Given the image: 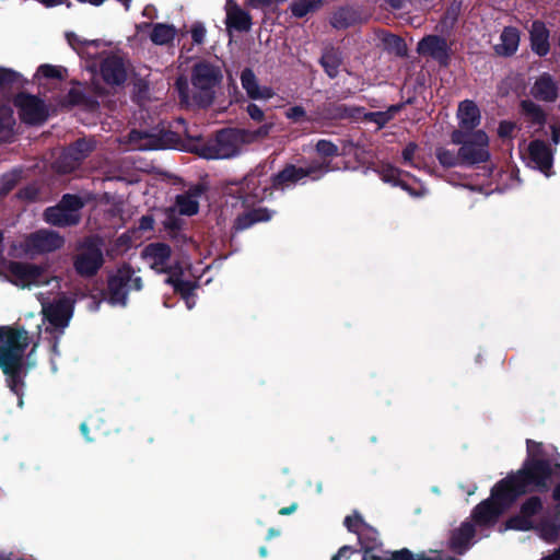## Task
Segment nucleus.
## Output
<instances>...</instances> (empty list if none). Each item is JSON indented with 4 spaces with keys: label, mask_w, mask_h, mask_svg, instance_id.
Returning <instances> with one entry per match:
<instances>
[{
    "label": "nucleus",
    "mask_w": 560,
    "mask_h": 560,
    "mask_svg": "<svg viewBox=\"0 0 560 560\" xmlns=\"http://www.w3.org/2000/svg\"><path fill=\"white\" fill-rule=\"evenodd\" d=\"M221 73L219 69L207 62L197 63L191 74V88H189L185 78L176 81L182 102L187 105L196 104L200 106L209 105L213 98V89L220 82Z\"/></svg>",
    "instance_id": "obj_4"
},
{
    "label": "nucleus",
    "mask_w": 560,
    "mask_h": 560,
    "mask_svg": "<svg viewBox=\"0 0 560 560\" xmlns=\"http://www.w3.org/2000/svg\"><path fill=\"white\" fill-rule=\"evenodd\" d=\"M354 22L353 13L348 9L337 11L331 18V25L335 28H346Z\"/></svg>",
    "instance_id": "obj_39"
},
{
    "label": "nucleus",
    "mask_w": 560,
    "mask_h": 560,
    "mask_svg": "<svg viewBox=\"0 0 560 560\" xmlns=\"http://www.w3.org/2000/svg\"><path fill=\"white\" fill-rule=\"evenodd\" d=\"M190 33L194 43L200 45L206 38L207 31L202 23H195L191 26Z\"/></svg>",
    "instance_id": "obj_48"
},
{
    "label": "nucleus",
    "mask_w": 560,
    "mask_h": 560,
    "mask_svg": "<svg viewBox=\"0 0 560 560\" xmlns=\"http://www.w3.org/2000/svg\"><path fill=\"white\" fill-rule=\"evenodd\" d=\"M435 155L440 164L444 167L463 165L459 149L456 151L454 149L440 147L436 149Z\"/></svg>",
    "instance_id": "obj_33"
},
{
    "label": "nucleus",
    "mask_w": 560,
    "mask_h": 560,
    "mask_svg": "<svg viewBox=\"0 0 560 560\" xmlns=\"http://www.w3.org/2000/svg\"><path fill=\"white\" fill-rule=\"evenodd\" d=\"M242 88L252 100L268 101L275 96V91L270 86L260 85L255 73L250 69H245L241 74Z\"/></svg>",
    "instance_id": "obj_20"
},
{
    "label": "nucleus",
    "mask_w": 560,
    "mask_h": 560,
    "mask_svg": "<svg viewBox=\"0 0 560 560\" xmlns=\"http://www.w3.org/2000/svg\"><path fill=\"white\" fill-rule=\"evenodd\" d=\"M246 113L248 114L250 119H253L254 121H257V122L262 121L265 118L264 110L257 104H254V103H249L247 105Z\"/></svg>",
    "instance_id": "obj_50"
},
{
    "label": "nucleus",
    "mask_w": 560,
    "mask_h": 560,
    "mask_svg": "<svg viewBox=\"0 0 560 560\" xmlns=\"http://www.w3.org/2000/svg\"><path fill=\"white\" fill-rule=\"evenodd\" d=\"M80 429L85 439L90 441V438L88 436V425L85 423H82Z\"/></svg>",
    "instance_id": "obj_64"
},
{
    "label": "nucleus",
    "mask_w": 560,
    "mask_h": 560,
    "mask_svg": "<svg viewBox=\"0 0 560 560\" xmlns=\"http://www.w3.org/2000/svg\"><path fill=\"white\" fill-rule=\"evenodd\" d=\"M542 560H560V548L556 550L552 555L544 558Z\"/></svg>",
    "instance_id": "obj_62"
},
{
    "label": "nucleus",
    "mask_w": 560,
    "mask_h": 560,
    "mask_svg": "<svg viewBox=\"0 0 560 560\" xmlns=\"http://www.w3.org/2000/svg\"><path fill=\"white\" fill-rule=\"evenodd\" d=\"M551 129V140L555 144L560 142V124H552L550 126Z\"/></svg>",
    "instance_id": "obj_56"
},
{
    "label": "nucleus",
    "mask_w": 560,
    "mask_h": 560,
    "mask_svg": "<svg viewBox=\"0 0 560 560\" xmlns=\"http://www.w3.org/2000/svg\"><path fill=\"white\" fill-rule=\"evenodd\" d=\"M402 176H405V174L393 166H385L381 171V177L384 182L401 186L411 196L420 197L427 192V188L419 182L412 179V183H409Z\"/></svg>",
    "instance_id": "obj_21"
},
{
    "label": "nucleus",
    "mask_w": 560,
    "mask_h": 560,
    "mask_svg": "<svg viewBox=\"0 0 560 560\" xmlns=\"http://www.w3.org/2000/svg\"><path fill=\"white\" fill-rule=\"evenodd\" d=\"M37 73L45 78H60L61 69L49 65H43L38 68Z\"/></svg>",
    "instance_id": "obj_51"
},
{
    "label": "nucleus",
    "mask_w": 560,
    "mask_h": 560,
    "mask_svg": "<svg viewBox=\"0 0 560 560\" xmlns=\"http://www.w3.org/2000/svg\"><path fill=\"white\" fill-rule=\"evenodd\" d=\"M541 508L539 498H529L522 505L520 514L506 522L505 529L528 530L533 528L535 524L533 517L540 512Z\"/></svg>",
    "instance_id": "obj_15"
},
{
    "label": "nucleus",
    "mask_w": 560,
    "mask_h": 560,
    "mask_svg": "<svg viewBox=\"0 0 560 560\" xmlns=\"http://www.w3.org/2000/svg\"><path fill=\"white\" fill-rule=\"evenodd\" d=\"M246 142L243 131L223 130L218 133L215 140L203 149L206 159H230L240 153Z\"/></svg>",
    "instance_id": "obj_8"
},
{
    "label": "nucleus",
    "mask_w": 560,
    "mask_h": 560,
    "mask_svg": "<svg viewBox=\"0 0 560 560\" xmlns=\"http://www.w3.org/2000/svg\"><path fill=\"white\" fill-rule=\"evenodd\" d=\"M10 281L21 288L32 285L54 284V289H59L57 278L51 277L45 268L25 262H12L9 267Z\"/></svg>",
    "instance_id": "obj_6"
},
{
    "label": "nucleus",
    "mask_w": 560,
    "mask_h": 560,
    "mask_svg": "<svg viewBox=\"0 0 560 560\" xmlns=\"http://www.w3.org/2000/svg\"><path fill=\"white\" fill-rule=\"evenodd\" d=\"M63 237L49 230L37 231L25 240V250L31 254L48 253L60 248L63 245Z\"/></svg>",
    "instance_id": "obj_13"
},
{
    "label": "nucleus",
    "mask_w": 560,
    "mask_h": 560,
    "mask_svg": "<svg viewBox=\"0 0 560 560\" xmlns=\"http://www.w3.org/2000/svg\"><path fill=\"white\" fill-rule=\"evenodd\" d=\"M37 299L42 304V314L54 327L63 328L68 325L72 314L71 303L68 299L59 298L49 304L43 292L37 294Z\"/></svg>",
    "instance_id": "obj_11"
},
{
    "label": "nucleus",
    "mask_w": 560,
    "mask_h": 560,
    "mask_svg": "<svg viewBox=\"0 0 560 560\" xmlns=\"http://www.w3.org/2000/svg\"><path fill=\"white\" fill-rule=\"evenodd\" d=\"M36 347L24 328L0 326V369L9 388L19 397V406L23 405L24 377L36 365Z\"/></svg>",
    "instance_id": "obj_2"
},
{
    "label": "nucleus",
    "mask_w": 560,
    "mask_h": 560,
    "mask_svg": "<svg viewBox=\"0 0 560 560\" xmlns=\"http://www.w3.org/2000/svg\"><path fill=\"white\" fill-rule=\"evenodd\" d=\"M527 453L523 468L499 481L492 488L491 497L476 506L472 514L476 525H493L520 495L533 489L547 488L552 467L541 458V445L527 440Z\"/></svg>",
    "instance_id": "obj_1"
},
{
    "label": "nucleus",
    "mask_w": 560,
    "mask_h": 560,
    "mask_svg": "<svg viewBox=\"0 0 560 560\" xmlns=\"http://www.w3.org/2000/svg\"><path fill=\"white\" fill-rule=\"evenodd\" d=\"M532 50L538 56H546L550 50L549 31L541 21H534L529 28Z\"/></svg>",
    "instance_id": "obj_24"
},
{
    "label": "nucleus",
    "mask_w": 560,
    "mask_h": 560,
    "mask_svg": "<svg viewBox=\"0 0 560 560\" xmlns=\"http://www.w3.org/2000/svg\"><path fill=\"white\" fill-rule=\"evenodd\" d=\"M38 1L42 2L46 7H56V5L65 3L66 0H38Z\"/></svg>",
    "instance_id": "obj_59"
},
{
    "label": "nucleus",
    "mask_w": 560,
    "mask_h": 560,
    "mask_svg": "<svg viewBox=\"0 0 560 560\" xmlns=\"http://www.w3.org/2000/svg\"><path fill=\"white\" fill-rule=\"evenodd\" d=\"M399 110V106H392L386 112H376L371 113L369 118L371 121L375 122L378 127H383L387 124L394 115Z\"/></svg>",
    "instance_id": "obj_42"
},
{
    "label": "nucleus",
    "mask_w": 560,
    "mask_h": 560,
    "mask_svg": "<svg viewBox=\"0 0 560 560\" xmlns=\"http://www.w3.org/2000/svg\"><path fill=\"white\" fill-rule=\"evenodd\" d=\"M166 283L172 284L176 292H178L182 298L185 300L187 308L191 310L196 304V299L194 295V290L196 288L195 283L190 281H184L176 275L170 276L166 280Z\"/></svg>",
    "instance_id": "obj_28"
},
{
    "label": "nucleus",
    "mask_w": 560,
    "mask_h": 560,
    "mask_svg": "<svg viewBox=\"0 0 560 560\" xmlns=\"http://www.w3.org/2000/svg\"><path fill=\"white\" fill-rule=\"evenodd\" d=\"M345 525L348 528V530L353 532L358 535L359 541L363 540L365 533L362 532V529L364 528V526L368 525L362 521L360 515L354 514L352 516H347L345 518Z\"/></svg>",
    "instance_id": "obj_41"
},
{
    "label": "nucleus",
    "mask_w": 560,
    "mask_h": 560,
    "mask_svg": "<svg viewBox=\"0 0 560 560\" xmlns=\"http://www.w3.org/2000/svg\"><path fill=\"white\" fill-rule=\"evenodd\" d=\"M523 113L533 121L542 124L545 121V114L541 108L532 101L522 102Z\"/></svg>",
    "instance_id": "obj_37"
},
{
    "label": "nucleus",
    "mask_w": 560,
    "mask_h": 560,
    "mask_svg": "<svg viewBox=\"0 0 560 560\" xmlns=\"http://www.w3.org/2000/svg\"><path fill=\"white\" fill-rule=\"evenodd\" d=\"M68 40L72 47H75V43L78 42V38L74 34L68 35Z\"/></svg>",
    "instance_id": "obj_63"
},
{
    "label": "nucleus",
    "mask_w": 560,
    "mask_h": 560,
    "mask_svg": "<svg viewBox=\"0 0 560 560\" xmlns=\"http://www.w3.org/2000/svg\"><path fill=\"white\" fill-rule=\"evenodd\" d=\"M295 510H296V504H292V505H290L288 508H282L279 511V514H281V515H289V514L293 513Z\"/></svg>",
    "instance_id": "obj_60"
},
{
    "label": "nucleus",
    "mask_w": 560,
    "mask_h": 560,
    "mask_svg": "<svg viewBox=\"0 0 560 560\" xmlns=\"http://www.w3.org/2000/svg\"><path fill=\"white\" fill-rule=\"evenodd\" d=\"M83 201L78 196L66 195L61 201L45 211V220L57 226L74 225L80 221V209Z\"/></svg>",
    "instance_id": "obj_9"
},
{
    "label": "nucleus",
    "mask_w": 560,
    "mask_h": 560,
    "mask_svg": "<svg viewBox=\"0 0 560 560\" xmlns=\"http://www.w3.org/2000/svg\"><path fill=\"white\" fill-rule=\"evenodd\" d=\"M2 180L5 183V187L0 189L2 192H7L15 185V176L14 175H5Z\"/></svg>",
    "instance_id": "obj_57"
},
{
    "label": "nucleus",
    "mask_w": 560,
    "mask_h": 560,
    "mask_svg": "<svg viewBox=\"0 0 560 560\" xmlns=\"http://www.w3.org/2000/svg\"><path fill=\"white\" fill-rule=\"evenodd\" d=\"M104 262L101 247L93 241L84 242L73 258L75 271L82 277H92Z\"/></svg>",
    "instance_id": "obj_10"
},
{
    "label": "nucleus",
    "mask_w": 560,
    "mask_h": 560,
    "mask_svg": "<svg viewBox=\"0 0 560 560\" xmlns=\"http://www.w3.org/2000/svg\"><path fill=\"white\" fill-rule=\"evenodd\" d=\"M357 551L350 546L341 547L338 552L331 558V560H347L350 559Z\"/></svg>",
    "instance_id": "obj_52"
},
{
    "label": "nucleus",
    "mask_w": 560,
    "mask_h": 560,
    "mask_svg": "<svg viewBox=\"0 0 560 560\" xmlns=\"http://www.w3.org/2000/svg\"><path fill=\"white\" fill-rule=\"evenodd\" d=\"M527 158L529 165L538 168L547 177L551 175L552 153L545 142L540 140L530 142L527 148Z\"/></svg>",
    "instance_id": "obj_17"
},
{
    "label": "nucleus",
    "mask_w": 560,
    "mask_h": 560,
    "mask_svg": "<svg viewBox=\"0 0 560 560\" xmlns=\"http://www.w3.org/2000/svg\"><path fill=\"white\" fill-rule=\"evenodd\" d=\"M362 560H378L375 556L365 555ZM389 560H443L436 552H431V556L424 553L417 555L416 557L408 549H401L393 553Z\"/></svg>",
    "instance_id": "obj_34"
},
{
    "label": "nucleus",
    "mask_w": 560,
    "mask_h": 560,
    "mask_svg": "<svg viewBox=\"0 0 560 560\" xmlns=\"http://www.w3.org/2000/svg\"><path fill=\"white\" fill-rule=\"evenodd\" d=\"M275 127V122L272 120L266 121L264 125H261L259 128L253 131H243V135L246 139V142H254L256 140H260L264 138H267L271 130Z\"/></svg>",
    "instance_id": "obj_38"
},
{
    "label": "nucleus",
    "mask_w": 560,
    "mask_h": 560,
    "mask_svg": "<svg viewBox=\"0 0 560 560\" xmlns=\"http://www.w3.org/2000/svg\"><path fill=\"white\" fill-rule=\"evenodd\" d=\"M225 25L228 30L247 32L252 26L250 14L242 9L235 0H226L225 5Z\"/></svg>",
    "instance_id": "obj_19"
},
{
    "label": "nucleus",
    "mask_w": 560,
    "mask_h": 560,
    "mask_svg": "<svg viewBox=\"0 0 560 560\" xmlns=\"http://www.w3.org/2000/svg\"><path fill=\"white\" fill-rule=\"evenodd\" d=\"M322 0H295L291 4V11L294 16L302 18L307 13L318 9Z\"/></svg>",
    "instance_id": "obj_35"
},
{
    "label": "nucleus",
    "mask_w": 560,
    "mask_h": 560,
    "mask_svg": "<svg viewBox=\"0 0 560 560\" xmlns=\"http://www.w3.org/2000/svg\"><path fill=\"white\" fill-rule=\"evenodd\" d=\"M362 532L365 533L363 540L360 541L362 548L365 549L366 551L373 549L376 546L377 532L374 528L370 527L369 525L364 526Z\"/></svg>",
    "instance_id": "obj_46"
},
{
    "label": "nucleus",
    "mask_w": 560,
    "mask_h": 560,
    "mask_svg": "<svg viewBox=\"0 0 560 560\" xmlns=\"http://www.w3.org/2000/svg\"><path fill=\"white\" fill-rule=\"evenodd\" d=\"M203 189L200 186H195L189 190L178 195L176 197L175 208L184 215H194L199 209V198L201 197Z\"/></svg>",
    "instance_id": "obj_25"
},
{
    "label": "nucleus",
    "mask_w": 560,
    "mask_h": 560,
    "mask_svg": "<svg viewBox=\"0 0 560 560\" xmlns=\"http://www.w3.org/2000/svg\"><path fill=\"white\" fill-rule=\"evenodd\" d=\"M475 528L470 523H464L452 537V546L456 549L467 548L474 538Z\"/></svg>",
    "instance_id": "obj_31"
},
{
    "label": "nucleus",
    "mask_w": 560,
    "mask_h": 560,
    "mask_svg": "<svg viewBox=\"0 0 560 560\" xmlns=\"http://www.w3.org/2000/svg\"><path fill=\"white\" fill-rule=\"evenodd\" d=\"M454 144L460 145L463 165L485 163L490 159L489 137L482 130L464 135L463 130H454L451 135Z\"/></svg>",
    "instance_id": "obj_5"
},
{
    "label": "nucleus",
    "mask_w": 560,
    "mask_h": 560,
    "mask_svg": "<svg viewBox=\"0 0 560 560\" xmlns=\"http://www.w3.org/2000/svg\"><path fill=\"white\" fill-rule=\"evenodd\" d=\"M15 106L23 121L32 125L42 124L47 119V108L44 103L32 95L20 94L15 97Z\"/></svg>",
    "instance_id": "obj_12"
},
{
    "label": "nucleus",
    "mask_w": 560,
    "mask_h": 560,
    "mask_svg": "<svg viewBox=\"0 0 560 560\" xmlns=\"http://www.w3.org/2000/svg\"><path fill=\"white\" fill-rule=\"evenodd\" d=\"M14 125L13 112L9 106L0 107V132L10 131Z\"/></svg>",
    "instance_id": "obj_43"
},
{
    "label": "nucleus",
    "mask_w": 560,
    "mask_h": 560,
    "mask_svg": "<svg viewBox=\"0 0 560 560\" xmlns=\"http://www.w3.org/2000/svg\"><path fill=\"white\" fill-rule=\"evenodd\" d=\"M79 2H82V3H89L91 5H94V7H100L102 5L106 0H78Z\"/></svg>",
    "instance_id": "obj_61"
},
{
    "label": "nucleus",
    "mask_w": 560,
    "mask_h": 560,
    "mask_svg": "<svg viewBox=\"0 0 560 560\" xmlns=\"http://www.w3.org/2000/svg\"><path fill=\"white\" fill-rule=\"evenodd\" d=\"M153 223H154V220H153L152 217L144 215V217L141 218L138 229L141 232H149V231H151L153 229Z\"/></svg>",
    "instance_id": "obj_54"
},
{
    "label": "nucleus",
    "mask_w": 560,
    "mask_h": 560,
    "mask_svg": "<svg viewBox=\"0 0 560 560\" xmlns=\"http://www.w3.org/2000/svg\"><path fill=\"white\" fill-rule=\"evenodd\" d=\"M316 151L322 156H335L338 154V147L329 140L322 139L316 143Z\"/></svg>",
    "instance_id": "obj_45"
},
{
    "label": "nucleus",
    "mask_w": 560,
    "mask_h": 560,
    "mask_svg": "<svg viewBox=\"0 0 560 560\" xmlns=\"http://www.w3.org/2000/svg\"><path fill=\"white\" fill-rule=\"evenodd\" d=\"M537 530L544 540L553 542L559 534V525L556 522H545L539 525Z\"/></svg>",
    "instance_id": "obj_40"
},
{
    "label": "nucleus",
    "mask_w": 560,
    "mask_h": 560,
    "mask_svg": "<svg viewBox=\"0 0 560 560\" xmlns=\"http://www.w3.org/2000/svg\"><path fill=\"white\" fill-rule=\"evenodd\" d=\"M101 74L109 85H120L126 81L127 70L119 55H109L101 63Z\"/></svg>",
    "instance_id": "obj_18"
},
{
    "label": "nucleus",
    "mask_w": 560,
    "mask_h": 560,
    "mask_svg": "<svg viewBox=\"0 0 560 560\" xmlns=\"http://www.w3.org/2000/svg\"><path fill=\"white\" fill-rule=\"evenodd\" d=\"M305 116L306 112L302 106H293L285 112V117L294 122L303 120Z\"/></svg>",
    "instance_id": "obj_49"
},
{
    "label": "nucleus",
    "mask_w": 560,
    "mask_h": 560,
    "mask_svg": "<svg viewBox=\"0 0 560 560\" xmlns=\"http://www.w3.org/2000/svg\"><path fill=\"white\" fill-rule=\"evenodd\" d=\"M141 288V278L136 276L130 267H122L108 280L107 301L114 306H125L127 303V293L130 290L138 291Z\"/></svg>",
    "instance_id": "obj_7"
},
{
    "label": "nucleus",
    "mask_w": 560,
    "mask_h": 560,
    "mask_svg": "<svg viewBox=\"0 0 560 560\" xmlns=\"http://www.w3.org/2000/svg\"><path fill=\"white\" fill-rule=\"evenodd\" d=\"M142 258L149 267L158 272H168L171 270V248L164 243L149 244L142 250Z\"/></svg>",
    "instance_id": "obj_16"
},
{
    "label": "nucleus",
    "mask_w": 560,
    "mask_h": 560,
    "mask_svg": "<svg viewBox=\"0 0 560 560\" xmlns=\"http://www.w3.org/2000/svg\"><path fill=\"white\" fill-rule=\"evenodd\" d=\"M417 149L418 147L413 142H410L406 145V148L402 150V161L405 164L419 167V164L415 162Z\"/></svg>",
    "instance_id": "obj_47"
},
{
    "label": "nucleus",
    "mask_w": 560,
    "mask_h": 560,
    "mask_svg": "<svg viewBox=\"0 0 560 560\" xmlns=\"http://www.w3.org/2000/svg\"><path fill=\"white\" fill-rule=\"evenodd\" d=\"M520 45V32L514 27H505L501 35L500 42L495 44L494 49L498 55L511 56Z\"/></svg>",
    "instance_id": "obj_27"
},
{
    "label": "nucleus",
    "mask_w": 560,
    "mask_h": 560,
    "mask_svg": "<svg viewBox=\"0 0 560 560\" xmlns=\"http://www.w3.org/2000/svg\"><path fill=\"white\" fill-rule=\"evenodd\" d=\"M532 94L540 101L553 102L558 96V88L550 75L542 74L532 88Z\"/></svg>",
    "instance_id": "obj_26"
},
{
    "label": "nucleus",
    "mask_w": 560,
    "mask_h": 560,
    "mask_svg": "<svg viewBox=\"0 0 560 560\" xmlns=\"http://www.w3.org/2000/svg\"><path fill=\"white\" fill-rule=\"evenodd\" d=\"M125 143L129 150L143 151L156 148L154 140L149 135L136 130L129 133Z\"/></svg>",
    "instance_id": "obj_30"
},
{
    "label": "nucleus",
    "mask_w": 560,
    "mask_h": 560,
    "mask_svg": "<svg viewBox=\"0 0 560 560\" xmlns=\"http://www.w3.org/2000/svg\"><path fill=\"white\" fill-rule=\"evenodd\" d=\"M515 128L511 121H502L499 126L498 133L500 137H510Z\"/></svg>",
    "instance_id": "obj_53"
},
{
    "label": "nucleus",
    "mask_w": 560,
    "mask_h": 560,
    "mask_svg": "<svg viewBox=\"0 0 560 560\" xmlns=\"http://www.w3.org/2000/svg\"><path fill=\"white\" fill-rule=\"evenodd\" d=\"M385 44L398 56H404L407 52L406 44L400 37L396 35H388L385 38Z\"/></svg>",
    "instance_id": "obj_44"
},
{
    "label": "nucleus",
    "mask_w": 560,
    "mask_h": 560,
    "mask_svg": "<svg viewBox=\"0 0 560 560\" xmlns=\"http://www.w3.org/2000/svg\"><path fill=\"white\" fill-rule=\"evenodd\" d=\"M556 469L559 470L560 474V464L556 465ZM552 495L555 501H557L558 505L560 506V482L556 486Z\"/></svg>",
    "instance_id": "obj_58"
},
{
    "label": "nucleus",
    "mask_w": 560,
    "mask_h": 560,
    "mask_svg": "<svg viewBox=\"0 0 560 560\" xmlns=\"http://www.w3.org/2000/svg\"><path fill=\"white\" fill-rule=\"evenodd\" d=\"M329 171V163H314L306 168L289 165L276 176H273L271 178V183L273 187L284 188L302 180L307 176L312 177L313 179H318ZM264 175L265 166H259L245 177L244 189L246 190V198L249 196H252L255 200H262L266 198V191L269 187L270 179L264 177Z\"/></svg>",
    "instance_id": "obj_3"
},
{
    "label": "nucleus",
    "mask_w": 560,
    "mask_h": 560,
    "mask_svg": "<svg viewBox=\"0 0 560 560\" xmlns=\"http://www.w3.org/2000/svg\"><path fill=\"white\" fill-rule=\"evenodd\" d=\"M458 130H463L464 135L470 133L480 124V112L478 106L470 100L459 103L457 109Z\"/></svg>",
    "instance_id": "obj_22"
},
{
    "label": "nucleus",
    "mask_w": 560,
    "mask_h": 560,
    "mask_svg": "<svg viewBox=\"0 0 560 560\" xmlns=\"http://www.w3.org/2000/svg\"><path fill=\"white\" fill-rule=\"evenodd\" d=\"M177 34L174 25L165 23H156L152 26L150 39L155 45H167L173 42Z\"/></svg>",
    "instance_id": "obj_29"
},
{
    "label": "nucleus",
    "mask_w": 560,
    "mask_h": 560,
    "mask_svg": "<svg viewBox=\"0 0 560 560\" xmlns=\"http://www.w3.org/2000/svg\"><path fill=\"white\" fill-rule=\"evenodd\" d=\"M271 214L266 209H255L245 215L238 217L235 221L236 230H245L256 222L267 221Z\"/></svg>",
    "instance_id": "obj_32"
},
{
    "label": "nucleus",
    "mask_w": 560,
    "mask_h": 560,
    "mask_svg": "<svg viewBox=\"0 0 560 560\" xmlns=\"http://www.w3.org/2000/svg\"><path fill=\"white\" fill-rule=\"evenodd\" d=\"M15 73L8 69H0V83H8L14 80Z\"/></svg>",
    "instance_id": "obj_55"
},
{
    "label": "nucleus",
    "mask_w": 560,
    "mask_h": 560,
    "mask_svg": "<svg viewBox=\"0 0 560 560\" xmlns=\"http://www.w3.org/2000/svg\"><path fill=\"white\" fill-rule=\"evenodd\" d=\"M418 51L421 55L430 56L441 63H445L448 58V46L445 39L439 36H427L418 44Z\"/></svg>",
    "instance_id": "obj_23"
},
{
    "label": "nucleus",
    "mask_w": 560,
    "mask_h": 560,
    "mask_svg": "<svg viewBox=\"0 0 560 560\" xmlns=\"http://www.w3.org/2000/svg\"><path fill=\"white\" fill-rule=\"evenodd\" d=\"M94 141L80 139L70 145L60 156L57 168L59 172L68 173L75 168V166L93 150Z\"/></svg>",
    "instance_id": "obj_14"
},
{
    "label": "nucleus",
    "mask_w": 560,
    "mask_h": 560,
    "mask_svg": "<svg viewBox=\"0 0 560 560\" xmlns=\"http://www.w3.org/2000/svg\"><path fill=\"white\" fill-rule=\"evenodd\" d=\"M322 65L330 78H335L338 74V68L340 66V57L336 51H326L322 57Z\"/></svg>",
    "instance_id": "obj_36"
}]
</instances>
